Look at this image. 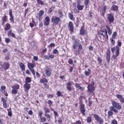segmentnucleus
I'll return each instance as SVG.
<instances>
[{"instance_id": "obj_57", "label": "nucleus", "mask_w": 124, "mask_h": 124, "mask_svg": "<svg viewBox=\"0 0 124 124\" xmlns=\"http://www.w3.org/2000/svg\"><path fill=\"white\" fill-rule=\"evenodd\" d=\"M47 98H53L54 97V95L52 94H48L47 95Z\"/></svg>"}, {"instance_id": "obj_49", "label": "nucleus", "mask_w": 124, "mask_h": 124, "mask_svg": "<svg viewBox=\"0 0 124 124\" xmlns=\"http://www.w3.org/2000/svg\"><path fill=\"white\" fill-rule=\"evenodd\" d=\"M38 115L39 117H40V118H41V117H42V115H43V111H42V110L39 111Z\"/></svg>"}, {"instance_id": "obj_18", "label": "nucleus", "mask_w": 124, "mask_h": 124, "mask_svg": "<svg viewBox=\"0 0 124 124\" xmlns=\"http://www.w3.org/2000/svg\"><path fill=\"white\" fill-rule=\"evenodd\" d=\"M44 26H49L50 25V17L49 16H46L45 18V21L44 22Z\"/></svg>"}, {"instance_id": "obj_26", "label": "nucleus", "mask_w": 124, "mask_h": 124, "mask_svg": "<svg viewBox=\"0 0 124 124\" xmlns=\"http://www.w3.org/2000/svg\"><path fill=\"white\" fill-rule=\"evenodd\" d=\"M93 122V118L92 117V115L91 114H89V116L87 117V122L88 124H91Z\"/></svg>"}, {"instance_id": "obj_46", "label": "nucleus", "mask_w": 124, "mask_h": 124, "mask_svg": "<svg viewBox=\"0 0 124 124\" xmlns=\"http://www.w3.org/2000/svg\"><path fill=\"white\" fill-rule=\"evenodd\" d=\"M12 93L13 94H17V93H18V90L16 89H13L12 91Z\"/></svg>"}, {"instance_id": "obj_20", "label": "nucleus", "mask_w": 124, "mask_h": 124, "mask_svg": "<svg viewBox=\"0 0 124 124\" xmlns=\"http://www.w3.org/2000/svg\"><path fill=\"white\" fill-rule=\"evenodd\" d=\"M45 73L46 75L47 76V77H50L52 74V70L49 68H46L45 70Z\"/></svg>"}, {"instance_id": "obj_5", "label": "nucleus", "mask_w": 124, "mask_h": 124, "mask_svg": "<svg viewBox=\"0 0 124 124\" xmlns=\"http://www.w3.org/2000/svg\"><path fill=\"white\" fill-rule=\"evenodd\" d=\"M28 67L29 69H30V71H31L32 75L33 76H35V71H34V68L35 67V63H28Z\"/></svg>"}, {"instance_id": "obj_14", "label": "nucleus", "mask_w": 124, "mask_h": 124, "mask_svg": "<svg viewBox=\"0 0 124 124\" xmlns=\"http://www.w3.org/2000/svg\"><path fill=\"white\" fill-rule=\"evenodd\" d=\"M72 85H73V81H72L66 83V89L68 91H72L73 88L71 87Z\"/></svg>"}, {"instance_id": "obj_12", "label": "nucleus", "mask_w": 124, "mask_h": 124, "mask_svg": "<svg viewBox=\"0 0 124 124\" xmlns=\"http://www.w3.org/2000/svg\"><path fill=\"white\" fill-rule=\"evenodd\" d=\"M107 9V6L106 5L104 6L102 8H101L100 12L101 16L103 17H105V13H106V10Z\"/></svg>"}, {"instance_id": "obj_55", "label": "nucleus", "mask_w": 124, "mask_h": 124, "mask_svg": "<svg viewBox=\"0 0 124 124\" xmlns=\"http://www.w3.org/2000/svg\"><path fill=\"white\" fill-rule=\"evenodd\" d=\"M78 90H80L81 92H83L85 90V88L81 87V86H79L78 88Z\"/></svg>"}, {"instance_id": "obj_62", "label": "nucleus", "mask_w": 124, "mask_h": 124, "mask_svg": "<svg viewBox=\"0 0 124 124\" xmlns=\"http://www.w3.org/2000/svg\"><path fill=\"white\" fill-rule=\"evenodd\" d=\"M116 35H117V32L114 31L112 34V38L115 39V37H116Z\"/></svg>"}, {"instance_id": "obj_44", "label": "nucleus", "mask_w": 124, "mask_h": 124, "mask_svg": "<svg viewBox=\"0 0 124 124\" xmlns=\"http://www.w3.org/2000/svg\"><path fill=\"white\" fill-rule=\"evenodd\" d=\"M110 41H111V43L112 44V45H113V46H115V44L116 43V41H115V40H114V38H111L110 39Z\"/></svg>"}, {"instance_id": "obj_34", "label": "nucleus", "mask_w": 124, "mask_h": 124, "mask_svg": "<svg viewBox=\"0 0 124 124\" xmlns=\"http://www.w3.org/2000/svg\"><path fill=\"white\" fill-rule=\"evenodd\" d=\"M19 66L21 70H22L23 71H24V70H25L26 67H25V65L24 64V63H23L22 62H21L19 64Z\"/></svg>"}, {"instance_id": "obj_61", "label": "nucleus", "mask_w": 124, "mask_h": 124, "mask_svg": "<svg viewBox=\"0 0 124 124\" xmlns=\"http://www.w3.org/2000/svg\"><path fill=\"white\" fill-rule=\"evenodd\" d=\"M44 85L45 86V89L49 88V85H48V84H47V83H44Z\"/></svg>"}, {"instance_id": "obj_39", "label": "nucleus", "mask_w": 124, "mask_h": 124, "mask_svg": "<svg viewBox=\"0 0 124 124\" xmlns=\"http://www.w3.org/2000/svg\"><path fill=\"white\" fill-rule=\"evenodd\" d=\"M7 111L9 117H12V110H11V108L8 109Z\"/></svg>"}, {"instance_id": "obj_9", "label": "nucleus", "mask_w": 124, "mask_h": 124, "mask_svg": "<svg viewBox=\"0 0 124 124\" xmlns=\"http://www.w3.org/2000/svg\"><path fill=\"white\" fill-rule=\"evenodd\" d=\"M1 67L4 70H7V69H9V67H10V64L8 62H4L2 65H1Z\"/></svg>"}, {"instance_id": "obj_31", "label": "nucleus", "mask_w": 124, "mask_h": 124, "mask_svg": "<svg viewBox=\"0 0 124 124\" xmlns=\"http://www.w3.org/2000/svg\"><path fill=\"white\" fill-rule=\"evenodd\" d=\"M40 121L41 123H45L47 121V118L44 116H41L40 117Z\"/></svg>"}, {"instance_id": "obj_50", "label": "nucleus", "mask_w": 124, "mask_h": 124, "mask_svg": "<svg viewBox=\"0 0 124 124\" xmlns=\"http://www.w3.org/2000/svg\"><path fill=\"white\" fill-rule=\"evenodd\" d=\"M45 116L47 119H51V115L49 113H45Z\"/></svg>"}, {"instance_id": "obj_27", "label": "nucleus", "mask_w": 124, "mask_h": 124, "mask_svg": "<svg viewBox=\"0 0 124 124\" xmlns=\"http://www.w3.org/2000/svg\"><path fill=\"white\" fill-rule=\"evenodd\" d=\"M41 84H45L48 83V80L46 78H43L40 80Z\"/></svg>"}, {"instance_id": "obj_30", "label": "nucleus", "mask_w": 124, "mask_h": 124, "mask_svg": "<svg viewBox=\"0 0 124 124\" xmlns=\"http://www.w3.org/2000/svg\"><path fill=\"white\" fill-rule=\"evenodd\" d=\"M5 89H6L5 86L3 85L1 86L0 91L2 93H5Z\"/></svg>"}, {"instance_id": "obj_21", "label": "nucleus", "mask_w": 124, "mask_h": 124, "mask_svg": "<svg viewBox=\"0 0 124 124\" xmlns=\"http://www.w3.org/2000/svg\"><path fill=\"white\" fill-rule=\"evenodd\" d=\"M87 33V31L85 30V26H82L80 29V34L81 35H84Z\"/></svg>"}, {"instance_id": "obj_33", "label": "nucleus", "mask_w": 124, "mask_h": 124, "mask_svg": "<svg viewBox=\"0 0 124 124\" xmlns=\"http://www.w3.org/2000/svg\"><path fill=\"white\" fill-rule=\"evenodd\" d=\"M68 17L72 21H75V17L73 16V15L71 13H69Z\"/></svg>"}, {"instance_id": "obj_64", "label": "nucleus", "mask_w": 124, "mask_h": 124, "mask_svg": "<svg viewBox=\"0 0 124 124\" xmlns=\"http://www.w3.org/2000/svg\"><path fill=\"white\" fill-rule=\"evenodd\" d=\"M75 124H82V122H81V121L78 120L75 122Z\"/></svg>"}, {"instance_id": "obj_8", "label": "nucleus", "mask_w": 124, "mask_h": 124, "mask_svg": "<svg viewBox=\"0 0 124 124\" xmlns=\"http://www.w3.org/2000/svg\"><path fill=\"white\" fill-rule=\"evenodd\" d=\"M91 84H89L87 87L88 91V92H89V93H93V92L95 90V88L93 87V86H94L95 84L94 83V82L93 81Z\"/></svg>"}, {"instance_id": "obj_54", "label": "nucleus", "mask_w": 124, "mask_h": 124, "mask_svg": "<svg viewBox=\"0 0 124 124\" xmlns=\"http://www.w3.org/2000/svg\"><path fill=\"white\" fill-rule=\"evenodd\" d=\"M47 104L49 105V107H51V106L53 104V102H52L51 100H48L47 101Z\"/></svg>"}, {"instance_id": "obj_19", "label": "nucleus", "mask_w": 124, "mask_h": 124, "mask_svg": "<svg viewBox=\"0 0 124 124\" xmlns=\"http://www.w3.org/2000/svg\"><path fill=\"white\" fill-rule=\"evenodd\" d=\"M80 112L83 115V116H85L86 115V113L85 112H86V109L85 108V105L82 104H81L80 108Z\"/></svg>"}, {"instance_id": "obj_13", "label": "nucleus", "mask_w": 124, "mask_h": 124, "mask_svg": "<svg viewBox=\"0 0 124 124\" xmlns=\"http://www.w3.org/2000/svg\"><path fill=\"white\" fill-rule=\"evenodd\" d=\"M9 15L10 16V21L11 23H12V24H14V16H13V14L12 13V10H10L9 13Z\"/></svg>"}, {"instance_id": "obj_56", "label": "nucleus", "mask_w": 124, "mask_h": 124, "mask_svg": "<svg viewBox=\"0 0 124 124\" xmlns=\"http://www.w3.org/2000/svg\"><path fill=\"white\" fill-rule=\"evenodd\" d=\"M111 124H118V121L115 119H113L111 121Z\"/></svg>"}, {"instance_id": "obj_36", "label": "nucleus", "mask_w": 124, "mask_h": 124, "mask_svg": "<svg viewBox=\"0 0 124 124\" xmlns=\"http://www.w3.org/2000/svg\"><path fill=\"white\" fill-rule=\"evenodd\" d=\"M91 72L92 71L90 69H88V71L84 72V74L85 76H90V75L91 74Z\"/></svg>"}, {"instance_id": "obj_7", "label": "nucleus", "mask_w": 124, "mask_h": 124, "mask_svg": "<svg viewBox=\"0 0 124 124\" xmlns=\"http://www.w3.org/2000/svg\"><path fill=\"white\" fill-rule=\"evenodd\" d=\"M61 18L58 16H53L51 18V22L54 25H57L60 23Z\"/></svg>"}, {"instance_id": "obj_4", "label": "nucleus", "mask_w": 124, "mask_h": 124, "mask_svg": "<svg viewBox=\"0 0 124 124\" xmlns=\"http://www.w3.org/2000/svg\"><path fill=\"white\" fill-rule=\"evenodd\" d=\"M82 50H83V46H82V45L79 44L78 49L74 50L75 56H78V55H80V54H81V55L84 54V51L81 52Z\"/></svg>"}, {"instance_id": "obj_45", "label": "nucleus", "mask_w": 124, "mask_h": 124, "mask_svg": "<svg viewBox=\"0 0 124 124\" xmlns=\"http://www.w3.org/2000/svg\"><path fill=\"white\" fill-rule=\"evenodd\" d=\"M92 104H93V102H92V99L89 98L88 100V106L89 107H91V106H92Z\"/></svg>"}, {"instance_id": "obj_37", "label": "nucleus", "mask_w": 124, "mask_h": 124, "mask_svg": "<svg viewBox=\"0 0 124 124\" xmlns=\"http://www.w3.org/2000/svg\"><path fill=\"white\" fill-rule=\"evenodd\" d=\"M77 8L78 10H83L84 9V5H77Z\"/></svg>"}, {"instance_id": "obj_3", "label": "nucleus", "mask_w": 124, "mask_h": 124, "mask_svg": "<svg viewBox=\"0 0 124 124\" xmlns=\"http://www.w3.org/2000/svg\"><path fill=\"white\" fill-rule=\"evenodd\" d=\"M106 29L105 30H99L98 31V34L99 35H102V36H104V37H105L106 36V38L107 39L108 38V34L109 35H111L112 34V30H111V28H110V27L108 25H106Z\"/></svg>"}, {"instance_id": "obj_24", "label": "nucleus", "mask_w": 124, "mask_h": 124, "mask_svg": "<svg viewBox=\"0 0 124 124\" xmlns=\"http://www.w3.org/2000/svg\"><path fill=\"white\" fill-rule=\"evenodd\" d=\"M11 29V25L9 23H6L4 29V31H9Z\"/></svg>"}, {"instance_id": "obj_52", "label": "nucleus", "mask_w": 124, "mask_h": 124, "mask_svg": "<svg viewBox=\"0 0 124 124\" xmlns=\"http://www.w3.org/2000/svg\"><path fill=\"white\" fill-rule=\"evenodd\" d=\"M68 62L69 64H73V60H72V59H71V58L69 59L68 61Z\"/></svg>"}, {"instance_id": "obj_58", "label": "nucleus", "mask_w": 124, "mask_h": 124, "mask_svg": "<svg viewBox=\"0 0 124 124\" xmlns=\"http://www.w3.org/2000/svg\"><path fill=\"white\" fill-rule=\"evenodd\" d=\"M93 12L89 11L88 14V16H89L90 18H93Z\"/></svg>"}, {"instance_id": "obj_35", "label": "nucleus", "mask_w": 124, "mask_h": 124, "mask_svg": "<svg viewBox=\"0 0 124 124\" xmlns=\"http://www.w3.org/2000/svg\"><path fill=\"white\" fill-rule=\"evenodd\" d=\"M111 9L113 10V11H117L118 9H119V7L116 5H113L111 7Z\"/></svg>"}, {"instance_id": "obj_59", "label": "nucleus", "mask_w": 124, "mask_h": 124, "mask_svg": "<svg viewBox=\"0 0 124 124\" xmlns=\"http://www.w3.org/2000/svg\"><path fill=\"white\" fill-rule=\"evenodd\" d=\"M107 56H111V51L109 49H108L106 52Z\"/></svg>"}, {"instance_id": "obj_63", "label": "nucleus", "mask_w": 124, "mask_h": 124, "mask_svg": "<svg viewBox=\"0 0 124 124\" xmlns=\"http://www.w3.org/2000/svg\"><path fill=\"white\" fill-rule=\"evenodd\" d=\"M3 7L4 9H6V8H7V4L4 2L3 5Z\"/></svg>"}, {"instance_id": "obj_43", "label": "nucleus", "mask_w": 124, "mask_h": 124, "mask_svg": "<svg viewBox=\"0 0 124 124\" xmlns=\"http://www.w3.org/2000/svg\"><path fill=\"white\" fill-rule=\"evenodd\" d=\"M57 96H59V97L61 96H62H62H63V95H62V92H61L60 91L57 92Z\"/></svg>"}, {"instance_id": "obj_51", "label": "nucleus", "mask_w": 124, "mask_h": 124, "mask_svg": "<svg viewBox=\"0 0 124 124\" xmlns=\"http://www.w3.org/2000/svg\"><path fill=\"white\" fill-rule=\"evenodd\" d=\"M5 41L7 44L10 43V42L11 41V40H10V38H6L5 39Z\"/></svg>"}, {"instance_id": "obj_38", "label": "nucleus", "mask_w": 124, "mask_h": 124, "mask_svg": "<svg viewBox=\"0 0 124 124\" xmlns=\"http://www.w3.org/2000/svg\"><path fill=\"white\" fill-rule=\"evenodd\" d=\"M58 14L59 15V18H62L63 15H62V11L61 10L58 11Z\"/></svg>"}, {"instance_id": "obj_42", "label": "nucleus", "mask_w": 124, "mask_h": 124, "mask_svg": "<svg viewBox=\"0 0 124 124\" xmlns=\"http://www.w3.org/2000/svg\"><path fill=\"white\" fill-rule=\"evenodd\" d=\"M45 114H47V113H50V109L48 108L44 107Z\"/></svg>"}, {"instance_id": "obj_2", "label": "nucleus", "mask_w": 124, "mask_h": 124, "mask_svg": "<svg viewBox=\"0 0 124 124\" xmlns=\"http://www.w3.org/2000/svg\"><path fill=\"white\" fill-rule=\"evenodd\" d=\"M117 45L115 47L111 48V52L113 54L115 53V55H112V59L113 60H117V58L120 56V47H122V42L120 40H118Z\"/></svg>"}, {"instance_id": "obj_25", "label": "nucleus", "mask_w": 124, "mask_h": 124, "mask_svg": "<svg viewBox=\"0 0 124 124\" xmlns=\"http://www.w3.org/2000/svg\"><path fill=\"white\" fill-rule=\"evenodd\" d=\"M8 35L9 36H12V37H13L14 38H16V36L15 35V34L14 33L12 32V31H10L8 32Z\"/></svg>"}, {"instance_id": "obj_23", "label": "nucleus", "mask_w": 124, "mask_h": 124, "mask_svg": "<svg viewBox=\"0 0 124 124\" xmlns=\"http://www.w3.org/2000/svg\"><path fill=\"white\" fill-rule=\"evenodd\" d=\"M1 100L2 102L4 108H7V103H6V100L5 99V98L4 97H1Z\"/></svg>"}, {"instance_id": "obj_32", "label": "nucleus", "mask_w": 124, "mask_h": 124, "mask_svg": "<svg viewBox=\"0 0 124 124\" xmlns=\"http://www.w3.org/2000/svg\"><path fill=\"white\" fill-rule=\"evenodd\" d=\"M36 1L38 5H45L44 1H42V0H36Z\"/></svg>"}, {"instance_id": "obj_6", "label": "nucleus", "mask_w": 124, "mask_h": 124, "mask_svg": "<svg viewBox=\"0 0 124 124\" xmlns=\"http://www.w3.org/2000/svg\"><path fill=\"white\" fill-rule=\"evenodd\" d=\"M93 116L96 122H97L100 124H103V123H104V120L101 118L99 115L96 114H94L93 115Z\"/></svg>"}, {"instance_id": "obj_22", "label": "nucleus", "mask_w": 124, "mask_h": 124, "mask_svg": "<svg viewBox=\"0 0 124 124\" xmlns=\"http://www.w3.org/2000/svg\"><path fill=\"white\" fill-rule=\"evenodd\" d=\"M44 15V11L40 10L38 13V19L39 21L41 20V17Z\"/></svg>"}, {"instance_id": "obj_29", "label": "nucleus", "mask_w": 124, "mask_h": 124, "mask_svg": "<svg viewBox=\"0 0 124 124\" xmlns=\"http://www.w3.org/2000/svg\"><path fill=\"white\" fill-rule=\"evenodd\" d=\"M12 89L14 90H19V89H20V85L19 84H16L15 85H14L12 87Z\"/></svg>"}, {"instance_id": "obj_40", "label": "nucleus", "mask_w": 124, "mask_h": 124, "mask_svg": "<svg viewBox=\"0 0 124 124\" xmlns=\"http://www.w3.org/2000/svg\"><path fill=\"white\" fill-rule=\"evenodd\" d=\"M90 2V0H85L84 1V3L85 5V8H88V5Z\"/></svg>"}, {"instance_id": "obj_28", "label": "nucleus", "mask_w": 124, "mask_h": 124, "mask_svg": "<svg viewBox=\"0 0 124 124\" xmlns=\"http://www.w3.org/2000/svg\"><path fill=\"white\" fill-rule=\"evenodd\" d=\"M31 82V78L29 77H27L25 78V83L26 84H29Z\"/></svg>"}, {"instance_id": "obj_15", "label": "nucleus", "mask_w": 124, "mask_h": 124, "mask_svg": "<svg viewBox=\"0 0 124 124\" xmlns=\"http://www.w3.org/2000/svg\"><path fill=\"white\" fill-rule=\"evenodd\" d=\"M117 98L120 100L121 104H124V97L121 94H116V95Z\"/></svg>"}, {"instance_id": "obj_47", "label": "nucleus", "mask_w": 124, "mask_h": 124, "mask_svg": "<svg viewBox=\"0 0 124 124\" xmlns=\"http://www.w3.org/2000/svg\"><path fill=\"white\" fill-rule=\"evenodd\" d=\"M52 53L54 54L55 55L56 54H59V50L57 49H54L52 51Z\"/></svg>"}, {"instance_id": "obj_53", "label": "nucleus", "mask_w": 124, "mask_h": 124, "mask_svg": "<svg viewBox=\"0 0 124 124\" xmlns=\"http://www.w3.org/2000/svg\"><path fill=\"white\" fill-rule=\"evenodd\" d=\"M48 47H49L50 48H51V47H55L56 44L54 43H52L50 44V45H48Z\"/></svg>"}, {"instance_id": "obj_16", "label": "nucleus", "mask_w": 124, "mask_h": 124, "mask_svg": "<svg viewBox=\"0 0 124 124\" xmlns=\"http://www.w3.org/2000/svg\"><path fill=\"white\" fill-rule=\"evenodd\" d=\"M23 88L25 92H29L31 89V85L29 83H25Z\"/></svg>"}, {"instance_id": "obj_10", "label": "nucleus", "mask_w": 124, "mask_h": 124, "mask_svg": "<svg viewBox=\"0 0 124 124\" xmlns=\"http://www.w3.org/2000/svg\"><path fill=\"white\" fill-rule=\"evenodd\" d=\"M108 20L110 24L114 23V20H115V18H114V14L111 13L108 14Z\"/></svg>"}, {"instance_id": "obj_41", "label": "nucleus", "mask_w": 124, "mask_h": 124, "mask_svg": "<svg viewBox=\"0 0 124 124\" xmlns=\"http://www.w3.org/2000/svg\"><path fill=\"white\" fill-rule=\"evenodd\" d=\"M110 55H106V61L108 63H109V62H110Z\"/></svg>"}, {"instance_id": "obj_17", "label": "nucleus", "mask_w": 124, "mask_h": 124, "mask_svg": "<svg viewBox=\"0 0 124 124\" xmlns=\"http://www.w3.org/2000/svg\"><path fill=\"white\" fill-rule=\"evenodd\" d=\"M2 19V25H4L7 22H8V16L6 15H4V16L1 17Z\"/></svg>"}, {"instance_id": "obj_60", "label": "nucleus", "mask_w": 124, "mask_h": 124, "mask_svg": "<svg viewBox=\"0 0 124 124\" xmlns=\"http://www.w3.org/2000/svg\"><path fill=\"white\" fill-rule=\"evenodd\" d=\"M58 122L59 124H62V118H59Z\"/></svg>"}, {"instance_id": "obj_1", "label": "nucleus", "mask_w": 124, "mask_h": 124, "mask_svg": "<svg viewBox=\"0 0 124 124\" xmlns=\"http://www.w3.org/2000/svg\"><path fill=\"white\" fill-rule=\"evenodd\" d=\"M111 104L112 106L109 108L110 110L108 112V118H110V117L113 116L114 114V112H114V113H118L119 111L117 110H122V106H121L119 103H117L115 101H112Z\"/></svg>"}, {"instance_id": "obj_11", "label": "nucleus", "mask_w": 124, "mask_h": 124, "mask_svg": "<svg viewBox=\"0 0 124 124\" xmlns=\"http://www.w3.org/2000/svg\"><path fill=\"white\" fill-rule=\"evenodd\" d=\"M68 27L71 32H74V25L72 21L69 22Z\"/></svg>"}, {"instance_id": "obj_48", "label": "nucleus", "mask_w": 124, "mask_h": 124, "mask_svg": "<svg viewBox=\"0 0 124 124\" xmlns=\"http://www.w3.org/2000/svg\"><path fill=\"white\" fill-rule=\"evenodd\" d=\"M97 62L99 63V64H101L102 63V59L100 58V57H98L97 58Z\"/></svg>"}]
</instances>
